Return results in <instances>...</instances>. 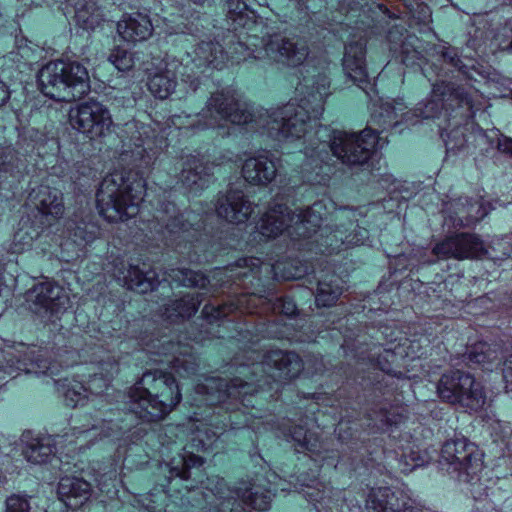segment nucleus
<instances>
[{"instance_id":"4c0bfd02","label":"nucleus","mask_w":512,"mask_h":512,"mask_svg":"<svg viewBox=\"0 0 512 512\" xmlns=\"http://www.w3.org/2000/svg\"><path fill=\"white\" fill-rule=\"evenodd\" d=\"M429 54L436 57L437 60L455 68L460 73H469L468 65L460 59L457 48L452 47L447 42L442 41L438 44H434L429 49Z\"/></svg>"},{"instance_id":"a211bd4d","label":"nucleus","mask_w":512,"mask_h":512,"mask_svg":"<svg viewBox=\"0 0 512 512\" xmlns=\"http://www.w3.org/2000/svg\"><path fill=\"white\" fill-rule=\"evenodd\" d=\"M491 209V204L482 198L459 197L446 204L445 224L455 228L471 226L487 216Z\"/></svg>"},{"instance_id":"603ef678","label":"nucleus","mask_w":512,"mask_h":512,"mask_svg":"<svg viewBox=\"0 0 512 512\" xmlns=\"http://www.w3.org/2000/svg\"><path fill=\"white\" fill-rule=\"evenodd\" d=\"M97 230L98 228L96 225L92 223H87L84 221L77 223L73 228L74 241L77 242L80 240L85 243H89L95 239Z\"/></svg>"},{"instance_id":"2eb2a0df","label":"nucleus","mask_w":512,"mask_h":512,"mask_svg":"<svg viewBox=\"0 0 512 512\" xmlns=\"http://www.w3.org/2000/svg\"><path fill=\"white\" fill-rule=\"evenodd\" d=\"M340 223L326 235L325 245L329 252H339L361 245L368 239V230L355 223L356 212L340 209L335 213Z\"/></svg>"},{"instance_id":"2f4dec72","label":"nucleus","mask_w":512,"mask_h":512,"mask_svg":"<svg viewBox=\"0 0 512 512\" xmlns=\"http://www.w3.org/2000/svg\"><path fill=\"white\" fill-rule=\"evenodd\" d=\"M468 385L463 384L456 400L452 402L453 405H458L470 412H478L483 409L486 403V393L484 386L481 382L477 381L475 377L468 373Z\"/></svg>"},{"instance_id":"a878e982","label":"nucleus","mask_w":512,"mask_h":512,"mask_svg":"<svg viewBox=\"0 0 512 512\" xmlns=\"http://www.w3.org/2000/svg\"><path fill=\"white\" fill-rule=\"evenodd\" d=\"M212 175V167L197 156L183 158L180 181L191 192L197 193L207 186Z\"/></svg>"},{"instance_id":"20e7f679","label":"nucleus","mask_w":512,"mask_h":512,"mask_svg":"<svg viewBox=\"0 0 512 512\" xmlns=\"http://www.w3.org/2000/svg\"><path fill=\"white\" fill-rule=\"evenodd\" d=\"M405 107L402 103L386 102L374 110L369 127L359 134L335 130L329 136V141H321L316 147L307 148L305 154L313 159L324 162V155L330 150L342 163L349 166L363 165L375 149H381L379 134L384 130L404 122Z\"/></svg>"},{"instance_id":"aec40b11","label":"nucleus","mask_w":512,"mask_h":512,"mask_svg":"<svg viewBox=\"0 0 512 512\" xmlns=\"http://www.w3.org/2000/svg\"><path fill=\"white\" fill-rule=\"evenodd\" d=\"M281 167V159L269 150H260L245 159L241 173L246 182L255 186H268Z\"/></svg>"},{"instance_id":"e2e57ef3","label":"nucleus","mask_w":512,"mask_h":512,"mask_svg":"<svg viewBox=\"0 0 512 512\" xmlns=\"http://www.w3.org/2000/svg\"><path fill=\"white\" fill-rule=\"evenodd\" d=\"M105 423L103 421H101V426H103ZM101 431V433L103 432V428L102 427H99L98 425L96 424H92V425H86V424H83L81 425L80 427H74L73 430H74V434H79L80 436H83L84 438H86V436L90 433H93V435H96V431L99 430Z\"/></svg>"},{"instance_id":"c756f323","label":"nucleus","mask_w":512,"mask_h":512,"mask_svg":"<svg viewBox=\"0 0 512 512\" xmlns=\"http://www.w3.org/2000/svg\"><path fill=\"white\" fill-rule=\"evenodd\" d=\"M90 484L77 477H63L58 484V495L61 501L71 509L80 507L90 497Z\"/></svg>"},{"instance_id":"423d86ee","label":"nucleus","mask_w":512,"mask_h":512,"mask_svg":"<svg viewBox=\"0 0 512 512\" xmlns=\"http://www.w3.org/2000/svg\"><path fill=\"white\" fill-rule=\"evenodd\" d=\"M145 181L134 171H115L105 176L96 194L99 213L110 222L124 221L139 212Z\"/></svg>"},{"instance_id":"680f3d73","label":"nucleus","mask_w":512,"mask_h":512,"mask_svg":"<svg viewBox=\"0 0 512 512\" xmlns=\"http://www.w3.org/2000/svg\"><path fill=\"white\" fill-rule=\"evenodd\" d=\"M286 266H291L293 267V270H289L287 272H285L282 277L284 279H298V278H301L303 277L306 273H307V267H298V266H294L293 263H287L283 269L286 270Z\"/></svg>"},{"instance_id":"1a4fd4ad","label":"nucleus","mask_w":512,"mask_h":512,"mask_svg":"<svg viewBox=\"0 0 512 512\" xmlns=\"http://www.w3.org/2000/svg\"><path fill=\"white\" fill-rule=\"evenodd\" d=\"M477 96V91L467 90L455 82H436L429 97L403 113V117L406 124L413 125L420 119L439 118L443 113L451 116L452 112L460 110V117L469 119L474 115Z\"/></svg>"},{"instance_id":"4468645a","label":"nucleus","mask_w":512,"mask_h":512,"mask_svg":"<svg viewBox=\"0 0 512 512\" xmlns=\"http://www.w3.org/2000/svg\"><path fill=\"white\" fill-rule=\"evenodd\" d=\"M264 42V53L272 61L286 66L298 67L309 55L306 41L297 36H286L281 33L269 35Z\"/></svg>"},{"instance_id":"09e8293b","label":"nucleus","mask_w":512,"mask_h":512,"mask_svg":"<svg viewBox=\"0 0 512 512\" xmlns=\"http://www.w3.org/2000/svg\"><path fill=\"white\" fill-rule=\"evenodd\" d=\"M64 397L68 406L77 407L78 405H84L86 399L89 398V393L86 385L79 381H73L68 385Z\"/></svg>"},{"instance_id":"f704fd0d","label":"nucleus","mask_w":512,"mask_h":512,"mask_svg":"<svg viewBox=\"0 0 512 512\" xmlns=\"http://www.w3.org/2000/svg\"><path fill=\"white\" fill-rule=\"evenodd\" d=\"M227 18L232 21L234 29L252 30L257 24V13L248 7L243 0H227Z\"/></svg>"},{"instance_id":"7c9ffc66","label":"nucleus","mask_w":512,"mask_h":512,"mask_svg":"<svg viewBox=\"0 0 512 512\" xmlns=\"http://www.w3.org/2000/svg\"><path fill=\"white\" fill-rule=\"evenodd\" d=\"M201 293L186 294L179 299L170 301L164 309V317L170 323H178L189 319L198 310L203 301Z\"/></svg>"},{"instance_id":"f3484780","label":"nucleus","mask_w":512,"mask_h":512,"mask_svg":"<svg viewBox=\"0 0 512 512\" xmlns=\"http://www.w3.org/2000/svg\"><path fill=\"white\" fill-rule=\"evenodd\" d=\"M26 301L33 313L48 317L66 310L69 298L62 287L51 281H44L27 291Z\"/></svg>"},{"instance_id":"ea45409f","label":"nucleus","mask_w":512,"mask_h":512,"mask_svg":"<svg viewBox=\"0 0 512 512\" xmlns=\"http://www.w3.org/2000/svg\"><path fill=\"white\" fill-rule=\"evenodd\" d=\"M469 362L481 365L484 369H492L493 364L499 363L500 357L496 349L487 343H477L467 352Z\"/></svg>"},{"instance_id":"39448f33","label":"nucleus","mask_w":512,"mask_h":512,"mask_svg":"<svg viewBox=\"0 0 512 512\" xmlns=\"http://www.w3.org/2000/svg\"><path fill=\"white\" fill-rule=\"evenodd\" d=\"M131 412L146 422L164 419L181 401L175 378L162 370H149L129 389Z\"/></svg>"},{"instance_id":"4d7b16f0","label":"nucleus","mask_w":512,"mask_h":512,"mask_svg":"<svg viewBox=\"0 0 512 512\" xmlns=\"http://www.w3.org/2000/svg\"><path fill=\"white\" fill-rule=\"evenodd\" d=\"M402 462H404V467L402 468L404 473L411 472L424 464V460L415 452H411L409 455L403 454L400 463Z\"/></svg>"},{"instance_id":"3c124183","label":"nucleus","mask_w":512,"mask_h":512,"mask_svg":"<svg viewBox=\"0 0 512 512\" xmlns=\"http://www.w3.org/2000/svg\"><path fill=\"white\" fill-rule=\"evenodd\" d=\"M469 63H466L468 65V71L469 73H462L464 76H466L468 79L477 81L476 76H479L480 78L484 80H493V71L492 68L484 63H480L474 60H469Z\"/></svg>"},{"instance_id":"f03ea898","label":"nucleus","mask_w":512,"mask_h":512,"mask_svg":"<svg viewBox=\"0 0 512 512\" xmlns=\"http://www.w3.org/2000/svg\"><path fill=\"white\" fill-rule=\"evenodd\" d=\"M261 260L259 258H241L225 268L216 269L213 280L221 286H239L244 292L229 300V303L213 306L205 305L202 314L209 321L227 317L231 312L239 310L242 313H262L272 310L291 316L296 311L294 301L288 297L275 295L261 296L251 290L255 281H259Z\"/></svg>"},{"instance_id":"052dcab7","label":"nucleus","mask_w":512,"mask_h":512,"mask_svg":"<svg viewBox=\"0 0 512 512\" xmlns=\"http://www.w3.org/2000/svg\"><path fill=\"white\" fill-rule=\"evenodd\" d=\"M503 379L506 392L512 393V355L504 361Z\"/></svg>"},{"instance_id":"4be33fe9","label":"nucleus","mask_w":512,"mask_h":512,"mask_svg":"<svg viewBox=\"0 0 512 512\" xmlns=\"http://www.w3.org/2000/svg\"><path fill=\"white\" fill-rule=\"evenodd\" d=\"M414 504L406 491L389 487L372 488L366 499L368 512H417Z\"/></svg>"},{"instance_id":"a18cd8bd","label":"nucleus","mask_w":512,"mask_h":512,"mask_svg":"<svg viewBox=\"0 0 512 512\" xmlns=\"http://www.w3.org/2000/svg\"><path fill=\"white\" fill-rule=\"evenodd\" d=\"M403 4L415 24L426 27L432 21L431 10L422 0H403Z\"/></svg>"},{"instance_id":"8fccbe9b","label":"nucleus","mask_w":512,"mask_h":512,"mask_svg":"<svg viewBox=\"0 0 512 512\" xmlns=\"http://www.w3.org/2000/svg\"><path fill=\"white\" fill-rule=\"evenodd\" d=\"M109 61L122 72L130 70L134 65V59L128 50L116 47L109 55Z\"/></svg>"},{"instance_id":"5fc2aeb1","label":"nucleus","mask_w":512,"mask_h":512,"mask_svg":"<svg viewBox=\"0 0 512 512\" xmlns=\"http://www.w3.org/2000/svg\"><path fill=\"white\" fill-rule=\"evenodd\" d=\"M110 381L98 373H94L87 382V390L89 395H101L109 387Z\"/></svg>"},{"instance_id":"6ab92c4d","label":"nucleus","mask_w":512,"mask_h":512,"mask_svg":"<svg viewBox=\"0 0 512 512\" xmlns=\"http://www.w3.org/2000/svg\"><path fill=\"white\" fill-rule=\"evenodd\" d=\"M484 252L483 241L476 234L467 232L446 237L432 249L438 259H472L482 256Z\"/></svg>"},{"instance_id":"ddd939ff","label":"nucleus","mask_w":512,"mask_h":512,"mask_svg":"<svg viewBox=\"0 0 512 512\" xmlns=\"http://www.w3.org/2000/svg\"><path fill=\"white\" fill-rule=\"evenodd\" d=\"M69 122L73 129L93 139L109 131L112 117L106 106L90 100L70 108Z\"/></svg>"},{"instance_id":"69168bd1","label":"nucleus","mask_w":512,"mask_h":512,"mask_svg":"<svg viewBox=\"0 0 512 512\" xmlns=\"http://www.w3.org/2000/svg\"><path fill=\"white\" fill-rule=\"evenodd\" d=\"M401 53L404 55L402 58V62L406 65H408L410 62L412 63L415 59H417L419 54L418 51L414 49L412 51H409L406 48L405 43L401 45Z\"/></svg>"},{"instance_id":"9d476101","label":"nucleus","mask_w":512,"mask_h":512,"mask_svg":"<svg viewBox=\"0 0 512 512\" xmlns=\"http://www.w3.org/2000/svg\"><path fill=\"white\" fill-rule=\"evenodd\" d=\"M40 91L58 102H72L90 91L87 69L78 62L51 61L38 72Z\"/></svg>"},{"instance_id":"6e6d98bb","label":"nucleus","mask_w":512,"mask_h":512,"mask_svg":"<svg viewBox=\"0 0 512 512\" xmlns=\"http://www.w3.org/2000/svg\"><path fill=\"white\" fill-rule=\"evenodd\" d=\"M98 369L99 372L97 373L104 378H108V381L111 382L114 375L118 373L119 367L117 361L113 357L107 356L106 359L99 362Z\"/></svg>"},{"instance_id":"bf43d9fd","label":"nucleus","mask_w":512,"mask_h":512,"mask_svg":"<svg viewBox=\"0 0 512 512\" xmlns=\"http://www.w3.org/2000/svg\"><path fill=\"white\" fill-rule=\"evenodd\" d=\"M234 50L237 54H240L239 56H236V57L232 56V58L236 62H239L240 60H246L249 57H253L254 59L261 58V56L259 54L256 55V54H254V52H248L247 54H245V52H247L249 49L244 43H242L240 41L235 44Z\"/></svg>"},{"instance_id":"cd10ccee","label":"nucleus","mask_w":512,"mask_h":512,"mask_svg":"<svg viewBox=\"0 0 512 512\" xmlns=\"http://www.w3.org/2000/svg\"><path fill=\"white\" fill-rule=\"evenodd\" d=\"M306 486L308 489L304 491V496L314 504L317 512H340L344 503L342 491L322 483H317L315 487Z\"/></svg>"},{"instance_id":"338daca9","label":"nucleus","mask_w":512,"mask_h":512,"mask_svg":"<svg viewBox=\"0 0 512 512\" xmlns=\"http://www.w3.org/2000/svg\"><path fill=\"white\" fill-rule=\"evenodd\" d=\"M10 96L11 92L8 85L0 79V107L8 102Z\"/></svg>"},{"instance_id":"e433bc0d","label":"nucleus","mask_w":512,"mask_h":512,"mask_svg":"<svg viewBox=\"0 0 512 512\" xmlns=\"http://www.w3.org/2000/svg\"><path fill=\"white\" fill-rule=\"evenodd\" d=\"M289 437L295 443L296 452H308L311 457L321 456L324 443L313 433H308L305 427L301 425L294 426L289 431Z\"/></svg>"},{"instance_id":"774afa93","label":"nucleus","mask_w":512,"mask_h":512,"mask_svg":"<svg viewBox=\"0 0 512 512\" xmlns=\"http://www.w3.org/2000/svg\"><path fill=\"white\" fill-rule=\"evenodd\" d=\"M85 14H86V12L84 10L79 9L77 11V17L79 19L83 20V22H85L87 25H93L96 22V20H94L93 15L91 16V19H90V17H86Z\"/></svg>"},{"instance_id":"b1692460","label":"nucleus","mask_w":512,"mask_h":512,"mask_svg":"<svg viewBox=\"0 0 512 512\" xmlns=\"http://www.w3.org/2000/svg\"><path fill=\"white\" fill-rule=\"evenodd\" d=\"M346 76L367 94L370 85L366 67V43L364 40L351 41L345 46L342 60Z\"/></svg>"},{"instance_id":"c03bdc74","label":"nucleus","mask_w":512,"mask_h":512,"mask_svg":"<svg viewBox=\"0 0 512 512\" xmlns=\"http://www.w3.org/2000/svg\"><path fill=\"white\" fill-rule=\"evenodd\" d=\"M202 464V458L194 454H190L188 457L179 456L178 458H174L171 463L168 464L170 478L179 477L182 480H187L190 477V469Z\"/></svg>"},{"instance_id":"393cba45","label":"nucleus","mask_w":512,"mask_h":512,"mask_svg":"<svg viewBox=\"0 0 512 512\" xmlns=\"http://www.w3.org/2000/svg\"><path fill=\"white\" fill-rule=\"evenodd\" d=\"M28 202L45 217L49 224L51 221L60 219L65 211L61 191L47 185L33 188L28 195Z\"/></svg>"},{"instance_id":"79ce46f5","label":"nucleus","mask_w":512,"mask_h":512,"mask_svg":"<svg viewBox=\"0 0 512 512\" xmlns=\"http://www.w3.org/2000/svg\"><path fill=\"white\" fill-rule=\"evenodd\" d=\"M127 130H132L135 128L138 133V137L133 136L136 139L134 145L136 146V150L132 151V154L135 156H139L140 159L144 162L145 165H148L151 161V157L147 154V150L151 149L150 146V127L144 124L138 126L137 123H127Z\"/></svg>"},{"instance_id":"c85d7f7f","label":"nucleus","mask_w":512,"mask_h":512,"mask_svg":"<svg viewBox=\"0 0 512 512\" xmlns=\"http://www.w3.org/2000/svg\"><path fill=\"white\" fill-rule=\"evenodd\" d=\"M115 277L122 281L128 289L142 294L154 290L159 284L158 276L154 270L144 271L133 265L115 272Z\"/></svg>"},{"instance_id":"6e6552de","label":"nucleus","mask_w":512,"mask_h":512,"mask_svg":"<svg viewBox=\"0 0 512 512\" xmlns=\"http://www.w3.org/2000/svg\"><path fill=\"white\" fill-rule=\"evenodd\" d=\"M171 123L178 129L196 127L198 129L215 128L228 121L242 125L255 123L256 116L252 106L242 101L238 94L229 88L218 90L210 95L201 112L194 115H173Z\"/></svg>"},{"instance_id":"0eeeda50","label":"nucleus","mask_w":512,"mask_h":512,"mask_svg":"<svg viewBox=\"0 0 512 512\" xmlns=\"http://www.w3.org/2000/svg\"><path fill=\"white\" fill-rule=\"evenodd\" d=\"M326 205L316 201L305 209L291 210L274 200L258 223L259 232L267 238H276L287 232L293 239L311 237L321 227Z\"/></svg>"},{"instance_id":"864d4df0","label":"nucleus","mask_w":512,"mask_h":512,"mask_svg":"<svg viewBox=\"0 0 512 512\" xmlns=\"http://www.w3.org/2000/svg\"><path fill=\"white\" fill-rule=\"evenodd\" d=\"M5 512H30V498L26 495L13 494L6 499Z\"/></svg>"},{"instance_id":"473e14b6","label":"nucleus","mask_w":512,"mask_h":512,"mask_svg":"<svg viewBox=\"0 0 512 512\" xmlns=\"http://www.w3.org/2000/svg\"><path fill=\"white\" fill-rule=\"evenodd\" d=\"M179 350V345L171 341L157 340V343H153L150 352L157 355H168L175 354ZM182 356L173 355V359L169 361L172 368L181 376H189L196 371L195 359L189 355L186 357L185 354L180 352Z\"/></svg>"},{"instance_id":"bb28decb","label":"nucleus","mask_w":512,"mask_h":512,"mask_svg":"<svg viewBox=\"0 0 512 512\" xmlns=\"http://www.w3.org/2000/svg\"><path fill=\"white\" fill-rule=\"evenodd\" d=\"M117 32L127 42L147 40L153 32V24L147 14L134 12L123 15L117 23Z\"/></svg>"},{"instance_id":"7ed1b4c3","label":"nucleus","mask_w":512,"mask_h":512,"mask_svg":"<svg viewBox=\"0 0 512 512\" xmlns=\"http://www.w3.org/2000/svg\"><path fill=\"white\" fill-rule=\"evenodd\" d=\"M305 95L299 102L289 101L285 105L259 113L253 127L262 130L277 141L296 140L306 135L311 123L320 118L325 99L329 95L330 80L325 73L304 79Z\"/></svg>"},{"instance_id":"dca6fc26","label":"nucleus","mask_w":512,"mask_h":512,"mask_svg":"<svg viewBox=\"0 0 512 512\" xmlns=\"http://www.w3.org/2000/svg\"><path fill=\"white\" fill-rule=\"evenodd\" d=\"M197 217L191 211L180 212L173 202H163L151 228L161 234L167 243L173 244L182 234L189 232Z\"/></svg>"},{"instance_id":"5701e85b","label":"nucleus","mask_w":512,"mask_h":512,"mask_svg":"<svg viewBox=\"0 0 512 512\" xmlns=\"http://www.w3.org/2000/svg\"><path fill=\"white\" fill-rule=\"evenodd\" d=\"M253 209V204L244 192L233 188L219 195L216 203L217 215L233 224L245 223L253 213Z\"/></svg>"},{"instance_id":"a19ab883","label":"nucleus","mask_w":512,"mask_h":512,"mask_svg":"<svg viewBox=\"0 0 512 512\" xmlns=\"http://www.w3.org/2000/svg\"><path fill=\"white\" fill-rule=\"evenodd\" d=\"M465 131L466 128L458 122H455V126L449 131L447 129L441 131L447 153L457 154L466 147Z\"/></svg>"},{"instance_id":"c9c22d12","label":"nucleus","mask_w":512,"mask_h":512,"mask_svg":"<svg viewBox=\"0 0 512 512\" xmlns=\"http://www.w3.org/2000/svg\"><path fill=\"white\" fill-rule=\"evenodd\" d=\"M22 453L28 462L43 464L54 455L55 446L49 437L33 438L26 442Z\"/></svg>"},{"instance_id":"de8ad7c7","label":"nucleus","mask_w":512,"mask_h":512,"mask_svg":"<svg viewBox=\"0 0 512 512\" xmlns=\"http://www.w3.org/2000/svg\"><path fill=\"white\" fill-rule=\"evenodd\" d=\"M20 158L12 145L0 144V172L13 175L19 171Z\"/></svg>"},{"instance_id":"f8f14e48","label":"nucleus","mask_w":512,"mask_h":512,"mask_svg":"<svg viewBox=\"0 0 512 512\" xmlns=\"http://www.w3.org/2000/svg\"><path fill=\"white\" fill-rule=\"evenodd\" d=\"M178 75L181 76L182 82L188 85V91L195 93L198 90L199 77H192L187 70H183V65L178 59L167 57L150 73L147 84L149 91L156 98L167 99L175 91Z\"/></svg>"},{"instance_id":"412c9836","label":"nucleus","mask_w":512,"mask_h":512,"mask_svg":"<svg viewBox=\"0 0 512 512\" xmlns=\"http://www.w3.org/2000/svg\"><path fill=\"white\" fill-rule=\"evenodd\" d=\"M228 59L227 53L218 42L202 41L192 51L186 52L181 59L183 70H187L192 77L203 72V69L212 67L221 69Z\"/></svg>"},{"instance_id":"0e129e2a","label":"nucleus","mask_w":512,"mask_h":512,"mask_svg":"<svg viewBox=\"0 0 512 512\" xmlns=\"http://www.w3.org/2000/svg\"><path fill=\"white\" fill-rule=\"evenodd\" d=\"M401 421V416L399 414H395L394 412H381L380 413V423L381 427L397 425Z\"/></svg>"},{"instance_id":"58836bf2","label":"nucleus","mask_w":512,"mask_h":512,"mask_svg":"<svg viewBox=\"0 0 512 512\" xmlns=\"http://www.w3.org/2000/svg\"><path fill=\"white\" fill-rule=\"evenodd\" d=\"M341 294L342 287L339 284L338 277L331 275L328 281L319 280L315 301L318 306L330 307L337 302Z\"/></svg>"},{"instance_id":"13d9d810","label":"nucleus","mask_w":512,"mask_h":512,"mask_svg":"<svg viewBox=\"0 0 512 512\" xmlns=\"http://www.w3.org/2000/svg\"><path fill=\"white\" fill-rule=\"evenodd\" d=\"M33 241V237L28 235L23 229H19L14 235V249L19 252L24 250L25 247H30Z\"/></svg>"},{"instance_id":"72a5a7b5","label":"nucleus","mask_w":512,"mask_h":512,"mask_svg":"<svg viewBox=\"0 0 512 512\" xmlns=\"http://www.w3.org/2000/svg\"><path fill=\"white\" fill-rule=\"evenodd\" d=\"M468 372L462 370H450L442 374L437 384V394L439 398L449 404H452L458 397L460 390L464 385H468Z\"/></svg>"},{"instance_id":"f257e3e1","label":"nucleus","mask_w":512,"mask_h":512,"mask_svg":"<svg viewBox=\"0 0 512 512\" xmlns=\"http://www.w3.org/2000/svg\"><path fill=\"white\" fill-rule=\"evenodd\" d=\"M251 363L236 358V376L229 382L219 377H207L196 385V393L204 396L209 406L224 405L226 409L254 406L251 398L265 385L285 382L296 377L303 369L300 357L291 351L269 350L263 354L251 351Z\"/></svg>"},{"instance_id":"9b49d317","label":"nucleus","mask_w":512,"mask_h":512,"mask_svg":"<svg viewBox=\"0 0 512 512\" xmlns=\"http://www.w3.org/2000/svg\"><path fill=\"white\" fill-rule=\"evenodd\" d=\"M440 464L447 466L450 474H455L461 482L478 480L482 469L481 453L477 446L466 438L447 440L441 449Z\"/></svg>"},{"instance_id":"37998d69","label":"nucleus","mask_w":512,"mask_h":512,"mask_svg":"<svg viewBox=\"0 0 512 512\" xmlns=\"http://www.w3.org/2000/svg\"><path fill=\"white\" fill-rule=\"evenodd\" d=\"M169 277L182 286L204 288L210 282L201 272L190 269H173Z\"/></svg>"},{"instance_id":"49530a36","label":"nucleus","mask_w":512,"mask_h":512,"mask_svg":"<svg viewBox=\"0 0 512 512\" xmlns=\"http://www.w3.org/2000/svg\"><path fill=\"white\" fill-rule=\"evenodd\" d=\"M479 137L499 152L512 157V138L502 135L496 129L489 131L479 129Z\"/></svg>"}]
</instances>
